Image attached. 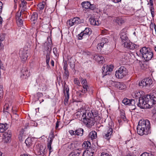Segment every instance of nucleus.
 <instances>
[{
	"label": "nucleus",
	"instance_id": "c03bdc74",
	"mask_svg": "<svg viewBox=\"0 0 156 156\" xmlns=\"http://www.w3.org/2000/svg\"><path fill=\"white\" fill-rule=\"evenodd\" d=\"M52 143H48L47 144V147L48 148L49 150V154H50V153L52 152L53 151V149L52 148V147L51 146Z\"/></svg>",
	"mask_w": 156,
	"mask_h": 156
},
{
	"label": "nucleus",
	"instance_id": "f3484780",
	"mask_svg": "<svg viewBox=\"0 0 156 156\" xmlns=\"http://www.w3.org/2000/svg\"><path fill=\"white\" fill-rule=\"evenodd\" d=\"M120 38L122 42L124 43L125 42L128 41V38L125 32L121 31L120 34Z\"/></svg>",
	"mask_w": 156,
	"mask_h": 156
},
{
	"label": "nucleus",
	"instance_id": "a19ab883",
	"mask_svg": "<svg viewBox=\"0 0 156 156\" xmlns=\"http://www.w3.org/2000/svg\"><path fill=\"white\" fill-rule=\"evenodd\" d=\"M86 92H84L83 91V89H82V90H79L76 92V94L79 97H81L83 95V94H85Z\"/></svg>",
	"mask_w": 156,
	"mask_h": 156
},
{
	"label": "nucleus",
	"instance_id": "5701e85b",
	"mask_svg": "<svg viewBox=\"0 0 156 156\" xmlns=\"http://www.w3.org/2000/svg\"><path fill=\"white\" fill-rule=\"evenodd\" d=\"M75 25H77L83 23L82 20L79 17H75L72 19Z\"/></svg>",
	"mask_w": 156,
	"mask_h": 156
},
{
	"label": "nucleus",
	"instance_id": "37998d69",
	"mask_svg": "<svg viewBox=\"0 0 156 156\" xmlns=\"http://www.w3.org/2000/svg\"><path fill=\"white\" fill-rule=\"evenodd\" d=\"M54 138V136L53 133L50 134L49 137V139H48V143L50 142L51 143H52V142Z\"/></svg>",
	"mask_w": 156,
	"mask_h": 156
},
{
	"label": "nucleus",
	"instance_id": "680f3d73",
	"mask_svg": "<svg viewBox=\"0 0 156 156\" xmlns=\"http://www.w3.org/2000/svg\"><path fill=\"white\" fill-rule=\"evenodd\" d=\"M101 156H110V155L107 153L102 152L101 154Z\"/></svg>",
	"mask_w": 156,
	"mask_h": 156
},
{
	"label": "nucleus",
	"instance_id": "4be33fe9",
	"mask_svg": "<svg viewBox=\"0 0 156 156\" xmlns=\"http://www.w3.org/2000/svg\"><path fill=\"white\" fill-rule=\"evenodd\" d=\"M25 13L23 12H22V11L20 12H18L16 14V20L22 19H24L23 15H24Z\"/></svg>",
	"mask_w": 156,
	"mask_h": 156
},
{
	"label": "nucleus",
	"instance_id": "13d9d810",
	"mask_svg": "<svg viewBox=\"0 0 156 156\" xmlns=\"http://www.w3.org/2000/svg\"><path fill=\"white\" fill-rule=\"evenodd\" d=\"M82 156H93V155L87 153V151H84Z\"/></svg>",
	"mask_w": 156,
	"mask_h": 156
},
{
	"label": "nucleus",
	"instance_id": "dca6fc26",
	"mask_svg": "<svg viewBox=\"0 0 156 156\" xmlns=\"http://www.w3.org/2000/svg\"><path fill=\"white\" fill-rule=\"evenodd\" d=\"M69 89L68 86L65 83L63 89V93L65 96V98L67 100L69 98Z\"/></svg>",
	"mask_w": 156,
	"mask_h": 156
},
{
	"label": "nucleus",
	"instance_id": "f257e3e1",
	"mask_svg": "<svg viewBox=\"0 0 156 156\" xmlns=\"http://www.w3.org/2000/svg\"><path fill=\"white\" fill-rule=\"evenodd\" d=\"M150 123L148 120H140L137 127V132L140 135H147L150 133Z\"/></svg>",
	"mask_w": 156,
	"mask_h": 156
},
{
	"label": "nucleus",
	"instance_id": "393cba45",
	"mask_svg": "<svg viewBox=\"0 0 156 156\" xmlns=\"http://www.w3.org/2000/svg\"><path fill=\"white\" fill-rule=\"evenodd\" d=\"M83 130L82 128H79L75 130V135L82 136L83 134Z\"/></svg>",
	"mask_w": 156,
	"mask_h": 156
},
{
	"label": "nucleus",
	"instance_id": "0eeeda50",
	"mask_svg": "<svg viewBox=\"0 0 156 156\" xmlns=\"http://www.w3.org/2000/svg\"><path fill=\"white\" fill-rule=\"evenodd\" d=\"M113 66L112 65L109 66L104 65L102 68V74L103 76L107 75H109L111 71H112Z\"/></svg>",
	"mask_w": 156,
	"mask_h": 156
},
{
	"label": "nucleus",
	"instance_id": "0e129e2a",
	"mask_svg": "<svg viewBox=\"0 0 156 156\" xmlns=\"http://www.w3.org/2000/svg\"><path fill=\"white\" fill-rule=\"evenodd\" d=\"M11 111L12 112H13V114H14L13 115H14L16 114H17L16 113V111L15 110L13 109V107H12V108H11Z\"/></svg>",
	"mask_w": 156,
	"mask_h": 156
},
{
	"label": "nucleus",
	"instance_id": "de8ad7c7",
	"mask_svg": "<svg viewBox=\"0 0 156 156\" xmlns=\"http://www.w3.org/2000/svg\"><path fill=\"white\" fill-rule=\"evenodd\" d=\"M17 24L18 26L21 27L23 25V21L22 19L16 20Z\"/></svg>",
	"mask_w": 156,
	"mask_h": 156
},
{
	"label": "nucleus",
	"instance_id": "c9c22d12",
	"mask_svg": "<svg viewBox=\"0 0 156 156\" xmlns=\"http://www.w3.org/2000/svg\"><path fill=\"white\" fill-rule=\"evenodd\" d=\"M50 51H49V52H48L46 54V63L47 64V66H49V61L50 60Z\"/></svg>",
	"mask_w": 156,
	"mask_h": 156
},
{
	"label": "nucleus",
	"instance_id": "cd10ccee",
	"mask_svg": "<svg viewBox=\"0 0 156 156\" xmlns=\"http://www.w3.org/2000/svg\"><path fill=\"white\" fill-rule=\"evenodd\" d=\"M145 83L147 84V87H149L150 85L152 84L153 81L151 78H145Z\"/></svg>",
	"mask_w": 156,
	"mask_h": 156
},
{
	"label": "nucleus",
	"instance_id": "e2e57ef3",
	"mask_svg": "<svg viewBox=\"0 0 156 156\" xmlns=\"http://www.w3.org/2000/svg\"><path fill=\"white\" fill-rule=\"evenodd\" d=\"M53 52L54 55L55 56H57V48H54L53 49Z\"/></svg>",
	"mask_w": 156,
	"mask_h": 156
},
{
	"label": "nucleus",
	"instance_id": "1a4fd4ad",
	"mask_svg": "<svg viewBox=\"0 0 156 156\" xmlns=\"http://www.w3.org/2000/svg\"><path fill=\"white\" fill-rule=\"evenodd\" d=\"M143 100L142 97L140 98L138 100L139 102L136 103V105L141 108L145 109L148 108L149 106L146 103H145V102Z\"/></svg>",
	"mask_w": 156,
	"mask_h": 156
},
{
	"label": "nucleus",
	"instance_id": "412c9836",
	"mask_svg": "<svg viewBox=\"0 0 156 156\" xmlns=\"http://www.w3.org/2000/svg\"><path fill=\"white\" fill-rule=\"evenodd\" d=\"M13 107L12 105V104L11 102H9L8 104H6L4 106L3 111L4 112H7L9 113L10 111L9 110V108H10Z\"/></svg>",
	"mask_w": 156,
	"mask_h": 156
},
{
	"label": "nucleus",
	"instance_id": "7ed1b4c3",
	"mask_svg": "<svg viewBox=\"0 0 156 156\" xmlns=\"http://www.w3.org/2000/svg\"><path fill=\"white\" fill-rule=\"evenodd\" d=\"M143 57L147 61L150 60L153 56L152 51H149L148 48L144 47L142 48L140 50Z\"/></svg>",
	"mask_w": 156,
	"mask_h": 156
},
{
	"label": "nucleus",
	"instance_id": "72a5a7b5",
	"mask_svg": "<svg viewBox=\"0 0 156 156\" xmlns=\"http://www.w3.org/2000/svg\"><path fill=\"white\" fill-rule=\"evenodd\" d=\"M91 144L90 142L89 141H84L82 144V147L83 148H85L86 150H87V148L90 147Z\"/></svg>",
	"mask_w": 156,
	"mask_h": 156
},
{
	"label": "nucleus",
	"instance_id": "9d476101",
	"mask_svg": "<svg viewBox=\"0 0 156 156\" xmlns=\"http://www.w3.org/2000/svg\"><path fill=\"white\" fill-rule=\"evenodd\" d=\"M112 128L108 127L107 131H105L103 134L104 137L108 140H109L112 135Z\"/></svg>",
	"mask_w": 156,
	"mask_h": 156
},
{
	"label": "nucleus",
	"instance_id": "e433bc0d",
	"mask_svg": "<svg viewBox=\"0 0 156 156\" xmlns=\"http://www.w3.org/2000/svg\"><path fill=\"white\" fill-rule=\"evenodd\" d=\"M139 85L141 88H143L147 87V84L146 83H145V80H144V79L142 80L139 82Z\"/></svg>",
	"mask_w": 156,
	"mask_h": 156
},
{
	"label": "nucleus",
	"instance_id": "4468645a",
	"mask_svg": "<svg viewBox=\"0 0 156 156\" xmlns=\"http://www.w3.org/2000/svg\"><path fill=\"white\" fill-rule=\"evenodd\" d=\"M83 122L89 128H90L94 124V121L93 118H91L87 120H85V121Z\"/></svg>",
	"mask_w": 156,
	"mask_h": 156
},
{
	"label": "nucleus",
	"instance_id": "864d4df0",
	"mask_svg": "<svg viewBox=\"0 0 156 156\" xmlns=\"http://www.w3.org/2000/svg\"><path fill=\"white\" fill-rule=\"evenodd\" d=\"M5 35L4 34H0V42H2L5 39Z\"/></svg>",
	"mask_w": 156,
	"mask_h": 156
},
{
	"label": "nucleus",
	"instance_id": "09e8293b",
	"mask_svg": "<svg viewBox=\"0 0 156 156\" xmlns=\"http://www.w3.org/2000/svg\"><path fill=\"white\" fill-rule=\"evenodd\" d=\"M92 115V117L94 118L97 117L98 115V112L95 110H92L91 112Z\"/></svg>",
	"mask_w": 156,
	"mask_h": 156
},
{
	"label": "nucleus",
	"instance_id": "4c0bfd02",
	"mask_svg": "<svg viewBox=\"0 0 156 156\" xmlns=\"http://www.w3.org/2000/svg\"><path fill=\"white\" fill-rule=\"evenodd\" d=\"M45 2H41L39 3L37 5V9L40 10L43 9L44 7Z\"/></svg>",
	"mask_w": 156,
	"mask_h": 156
},
{
	"label": "nucleus",
	"instance_id": "603ef678",
	"mask_svg": "<svg viewBox=\"0 0 156 156\" xmlns=\"http://www.w3.org/2000/svg\"><path fill=\"white\" fill-rule=\"evenodd\" d=\"M3 87L0 85V98L3 97Z\"/></svg>",
	"mask_w": 156,
	"mask_h": 156
},
{
	"label": "nucleus",
	"instance_id": "2f4dec72",
	"mask_svg": "<svg viewBox=\"0 0 156 156\" xmlns=\"http://www.w3.org/2000/svg\"><path fill=\"white\" fill-rule=\"evenodd\" d=\"M115 22L119 25H121L124 23V20L121 18L117 17L115 20Z\"/></svg>",
	"mask_w": 156,
	"mask_h": 156
},
{
	"label": "nucleus",
	"instance_id": "6e6d98bb",
	"mask_svg": "<svg viewBox=\"0 0 156 156\" xmlns=\"http://www.w3.org/2000/svg\"><path fill=\"white\" fill-rule=\"evenodd\" d=\"M96 9V7L94 5V4H90V6H89V8L88 9H89L92 10H94Z\"/></svg>",
	"mask_w": 156,
	"mask_h": 156
},
{
	"label": "nucleus",
	"instance_id": "a18cd8bd",
	"mask_svg": "<svg viewBox=\"0 0 156 156\" xmlns=\"http://www.w3.org/2000/svg\"><path fill=\"white\" fill-rule=\"evenodd\" d=\"M12 135V132L11 130H9L7 132L3 134L4 136H10V137H11Z\"/></svg>",
	"mask_w": 156,
	"mask_h": 156
},
{
	"label": "nucleus",
	"instance_id": "423d86ee",
	"mask_svg": "<svg viewBox=\"0 0 156 156\" xmlns=\"http://www.w3.org/2000/svg\"><path fill=\"white\" fill-rule=\"evenodd\" d=\"M19 55L22 61L23 62H25L27 61L28 57V51L26 48H21L19 51Z\"/></svg>",
	"mask_w": 156,
	"mask_h": 156
},
{
	"label": "nucleus",
	"instance_id": "f03ea898",
	"mask_svg": "<svg viewBox=\"0 0 156 156\" xmlns=\"http://www.w3.org/2000/svg\"><path fill=\"white\" fill-rule=\"evenodd\" d=\"M142 98L145 103H146L149 106V108H151L153 105L156 104V97L154 94L152 95H145Z\"/></svg>",
	"mask_w": 156,
	"mask_h": 156
},
{
	"label": "nucleus",
	"instance_id": "2eb2a0df",
	"mask_svg": "<svg viewBox=\"0 0 156 156\" xmlns=\"http://www.w3.org/2000/svg\"><path fill=\"white\" fill-rule=\"evenodd\" d=\"M108 42V40L106 38H102L100 43L97 45L98 49H101V48L103 47L104 45H106V43Z\"/></svg>",
	"mask_w": 156,
	"mask_h": 156
},
{
	"label": "nucleus",
	"instance_id": "052dcab7",
	"mask_svg": "<svg viewBox=\"0 0 156 156\" xmlns=\"http://www.w3.org/2000/svg\"><path fill=\"white\" fill-rule=\"evenodd\" d=\"M69 133L71 134V135H75V131H73L72 130H70L69 131Z\"/></svg>",
	"mask_w": 156,
	"mask_h": 156
},
{
	"label": "nucleus",
	"instance_id": "58836bf2",
	"mask_svg": "<svg viewBox=\"0 0 156 156\" xmlns=\"http://www.w3.org/2000/svg\"><path fill=\"white\" fill-rule=\"evenodd\" d=\"M133 96L136 99L138 98H139V99L140 98H141L140 97L141 96V94L139 91H136L134 93Z\"/></svg>",
	"mask_w": 156,
	"mask_h": 156
},
{
	"label": "nucleus",
	"instance_id": "473e14b6",
	"mask_svg": "<svg viewBox=\"0 0 156 156\" xmlns=\"http://www.w3.org/2000/svg\"><path fill=\"white\" fill-rule=\"evenodd\" d=\"M87 151V153L90 154L93 156V155L95 150L94 149V147H88L87 148V150H86Z\"/></svg>",
	"mask_w": 156,
	"mask_h": 156
},
{
	"label": "nucleus",
	"instance_id": "20e7f679",
	"mask_svg": "<svg viewBox=\"0 0 156 156\" xmlns=\"http://www.w3.org/2000/svg\"><path fill=\"white\" fill-rule=\"evenodd\" d=\"M91 33V29L89 27H87L85 28L84 30L78 35V39L79 40L83 39L85 42H87L89 40L90 34Z\"/></svg>",
	"mask_w": 156,
	"mask_h": 156
},
{
	"label": "nucleus",
	"instance_id": "7c9ffc66",
	"mask_svg": "<svg viewBox=\"0 0 156 156\" xmlns=\"http://www.w3.org/2000/svg\"><path fill=\"white\" fill-rule=\"evenodd\" d=\"M25 143L27 146L29 147L31 146L32 144L31 138L30 137H28L26 140Z\"/></svg>",
	"mask_w": 156,
	"mask_h": 156
},
{
	"label": "nucleus",
	"instance_id": "b1692460",
	"mask_svg": "<svg viewBox=\"0 0 156 156\" xmlns=\"http://www.w3.org/2000/svg\"><path fill=\"white\" fill-rule=\"evenodd\" d=\"M21 4L20 5V7H22L21 11H23V12L25 11L26 9V5H27V2L24 0H21Z\"/></svg>",
	"mask_w": 156,
	"mask_h": 156
},
{
	"label": "nucleus",
	"instance_id": "8fccbe9b",
	"mask_svg": "<svg viewBox=\"0 0 156 156\" xmlns=\"http://www.w3.org/2000/svg\"><path fill=\"white\" fill-rule=\"evenodd\" d=\"M4 141L6 143H8L11 140V137L10 136H4L3 138Z\"/></svg>",
	"mask_w": 156,
	"mask_h": 156
},
{
	"label": "nucleus",
	"instance_id": "f704fd0d",
	"mask_svg": "<svg viewBox=\"0 0 156 156\" xmlns=\"http://www.w3.org/2000/svg\"><path fill=\"white\" fill-rule=\"evenodd\" d=\"M91 118H93L87 116L86 113L83 112V115H82L81 120L82 121L84 122L85 121V120H87L88 119H89Z\"/></svg>",
	"mask_w": 156,
	"mask_h": 156
},
{
	"label": "nucleus",
	"instance_id": "c85d7f7f",
	"mask_svg": "<svg viewBox=\"0 0 156 156\" xmlns=\"http://www.w3.org/2000/svg\"><path fill=\"white\" fill-rule=\"evenodd\" d=\"M90 2H82L81 5L83 8H85L86 9H88L90 6Z\"/></svg>",
	"mask_w": 156,
	"mask_h": 156
},
{
	"label": "nucleus",
	"instance_id": "4d7b16f0",
	"mask_svg": "<svg viewBox=\"0 0 156 156\" xmlns=\"http://www.w3.org/2000/svg\"><path fill=\"white\" fill-rule=\"evenodd\" d=\"M74 82L75 84L79 86L80 84V82L77 78H75L74 79Z\"/></svg>",
	"mask_w": 156,
	"mask_h": 156
},
{
	"label": "nucleus",
	"instance_id": "c756f323",
	"mask_svg": "<svg viewBox=\"0 0 156 156\" xmlns=\"http://www.w3.org/2000/svg\"><path fill=\"white\" fill-rule=\"evenodd\" d=\"M89 136L91 140L95 139L97 137V133L95 131H92L90 133Z\"/></svg>",
	"mask_w": 156,
	"mask_h": 156
},
{
	"label": "nucleus",
	"instance_id": "a211bd4d",
	"mask_svg": "<svg viewBox=\"0 0 156 156\" xmlns=\"http://www.w3.org/2000/svg\"><path fill=\"white\" fill-rule=\"evenodd\" d=\"M93 59L96 61L100 63H102L103 62L104 58L100 55H95L94 56Z\"/></svg>",
	"mask_w": 156,
	"mask_h": 156
},
{
	"label": "nucleus",
	"instance_id": "ea45409f",
	"mask_svg": "<svg viewBox=\"0 0 156 156\" xmlns=\"http://www.w3.org/2000/svg\"><path fill=\"white\" fill-rule=\"evenodd\" d=\"M130 100L127 98L124 99L122 101V103L125 105H129Z\"/></svg>",
	"mask_w": 156,
	"mask_h": 156
},
{
	"label": "nucleus",
	"instance_id": "338daca9",
	"mask_svg": "<svg viewBox=\"0 0 156 156\" xmlns=\"http://www.w3.org/2000/svg\"><path fill=\"white\" fill-rule=\"evenodd\" d=\"M3 5L2 2L0 1V14L2 12V6Z\"/></svg>",
	"mask_w": 156,
	"mask_h": 156
},
{
	"label": "nucleus",
	"instance_id": "79ce46f5",
	"mask_svg": "<svg viewBox=\"0 0 156 156\" xmlns=\"http://www.w3.org/2000/svg\"><path fill=\"white\" fill-rule=\"evenodd\" d=\"M45 149V147L44 146L41 145L40 147V153L42 154H44V150Z\"/></svg>",
	"mask_w": 156,
	"mask_h": 156
},
{
	"label": "nucleus",
	"instance_id": "bb28decb",
	"mask_svg": "<svg viewBox=\"0 0 156 156\" xmlns=\"http://www.w3.org/2000/svg\"><path fill=\"white\" fill-rule=\"evenodd\" d=\"M80 153L79 151L75 150L70 153L69 156H80Z\"/></svg>",
	"mask_w": 156,
	"mask_h": 156
},
{
	"label": "nucleus",
	"instance_id": "49530a36",
	"mask_svg": "<svg viewBox=\"0 0 156 156\" xmlns=\"http://www.w3.org/2000/svg\"><path fill=\"white\" fill-rule=\"evenodd\" d=\"M67 24L68 25H69L70 27H71L75 25L73 22V19H70L67 21Z\"/></svg>",
	"mask_w": 156,
	"mask_h": 156
},
{
	"label": "nucleus",
	"instance_id": "39448f33",
	"mask_svg": "<svg viewBox=\"0 0 156 156\" xmlns=\"http://www.w3.org/2000/svg\"><path fill=\"white\" fill-rule=\"evenodd\" d=\"M127 74V70L126 68L123 66H122L115 72V75L117 78L121 79L125 77Z\"/></svg>",
	"mask_w": 156,
	"mask_h": 156
},
{
	"label": "nucleus",
	"instance_id": "5fc2aeb1",
	"mask_svg": "<svg viewBox=\"0 0 156 156\" xmlns=\"http://www.w3.org/2000/svg\"><path fill=\"white\" fill-rule=\"evenodd\" d=\"M135 101L134 100L131 99L129 105L135 106Z\"/></svg>",
	"mask_w": 156,
	"mask_h": 156
},
{
	"label": "nucleus",
	"instance_id": "774afa93",
	"mask_svg": "<svg viewBox=\"0 0 156 156\" xmlns=\"http://www.w3.org/2000/svg\"><path fill=\"white\" fill-rule=\"evenodd\" d=\"M13 117H15V118H14V119L16 120H18V115L16 114V115H13Z\"/></svg>",
	"mask_w": 156,
	"mask_h": 156
},
{
	"label": "nucleus",
	"instance_id": "bf43d9fd",
	"mask_svg": "<svg viewBox=\"0 0 156 156\" xmlns=\"http://www.w3.org/2000/svg\"><path fill=\"white\" fill-rule=\"evenodd\" d=\"M87 114V115L88 117H92V115L91 112V113L90 112L86 111L85 112Z\"/></svg>",
	"mask_w": 156,
	"mask_h": 156
},
{
	"label": "nucleus",
	"instance_id": "9b49d317",
	"mask_svg": "<svg viewBox=\"0 0 156 156\" xmlns=\"http://www.w3.org/2000/svg\"><path fill=\"white\" fill-rule=\"evenodd\" d=\"M67 67L68 65L67 62H64L63 65V69L64 70L63 76L64 78L66 80L68 79L69 75Z\"/></svg>",
	"mask_w": 156,
	"mask_h": 156
},
{
	"label": "nucleus",
	"instance_id": "aec40b11",
	"mask_svg": "<svg viewBox=\"0 0 156 156\" xmlns=\"http://www.w3.org/2000/svg\"><path fill=\"white\" fill-rule=\"evenodd\" d=\"M8 125L6 123H0V132L4 133L8 128Z\"/></svg>",
	"mask_w": 156,
	"mask_h": 156
},
{
	"label": "nucleus",
	"instance_id": "6e6552de",
	"mask_svg": "<svg viewBox=\"0 0 156 156\" xmlns=\"http://www.w3.org/2000/svg\"><path fill=\"white\" fill-rule=\"evenodd\" d=\"M125 47L131 50H133L139 47V46L129 41H127L124 43Z\"/></svg>",
	"mask_w": 156,
	"mask_h": 156
},
{
	"label": "nucleus",
	"instance_id": "a878e982",
	"mask_svg": "<svg viewBox=\"0 0 156 156\" xmlns=\"http://www.w3.org/2000/svg\"><path fill=\"white\" fill-rule=\"evenodd\" d=\"M38 15L36 12H33V14L32 15L31 18V20L33 21V23L34 24L35 23V21H36L37 19Z\"/></svg>",
	"mask_w": 156,
	"mask_h": 156
},
{
	"label": "nucleus",
	"instance_id": "6ab92c4d",
	"mask_svg": "<svg viewBox=\"0 0 156 156\" xmlns=\"http://www.w3.org/2000/svg\"><path fill=\"white\" fill-rule=\"evenodd\" d=\"M89 20L90 24L92 25L98 26L100 24V22L93 17L90 18Z\"/></svg>",
	"mask_w": 156,
	"mask_h": 156
},
{
	"label": "nucleus",
	"instance_id": "ddd939ff",
	"mask_svg": "<svg viewBox=\"0 0 156 156\" xmlns=\"http://www.w3.org/2000/svg\"><path fill=\"white\" fill-rule=\"evenodd\" d=\"M81 83L82 85L84 92H87L88 91L89 87L87 85V83L86 80L81 78Z\"/></svg>",
	"mask_w": 156,
	"mask_h": 156
},
{
	"label": "nucleus",
	"instance_id": "69168bd1",
	"mask_svg": "<svg viewBox=\"0 0 156 156\" xmlns=\"http://www.w3.org/2000/svg\"><path fill=\"white\" fill-rule=\"evenodd\" d=\"M4 45L2 42H0V50H2L3 48Z\"/></svg>",
	"mask_w": 156,
	"mask_h": 156
},
{
	"label": "nucleus",
	"instance_id": "3c124183",
	"mask_svg": "<svg viewBox=\"0 0 156 156\" xmlns=\"http://www.w3.org/2000/svg\"><path fill=\"white\" fill-rule=\"evenodd\" d=\"M119 88L120 90H123L126 88V86L124 84L119 83Z\"/></svg>",
	"mask_w": 156,
	"mask_h": 156
},
{
	"label": "nucleus",
	"instance_id": "f8f14e48",
	"mask_svg": "<svg viewBox=\"0 0 156 156\" xmlns=\"http://www.w3.org/2000/svg\"><path fill=\"white\" fill-rule=\"evenodd\" d=\"M21 77L23 79H26L29 76L30 73L28 72V69L26 68H23L21 70Z\"/></svg>",
	"mask_w": 156,
	"mask_h": 156
}]
</instances>
